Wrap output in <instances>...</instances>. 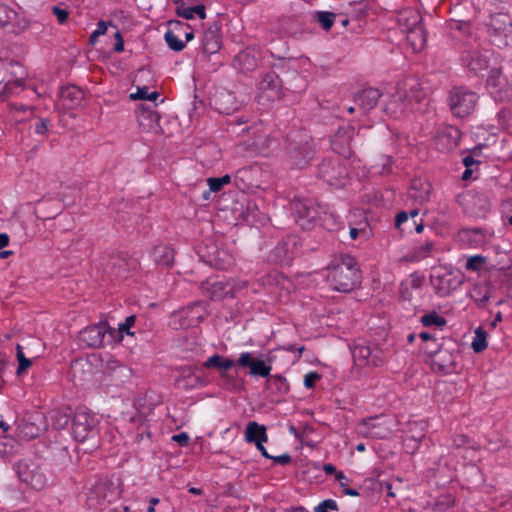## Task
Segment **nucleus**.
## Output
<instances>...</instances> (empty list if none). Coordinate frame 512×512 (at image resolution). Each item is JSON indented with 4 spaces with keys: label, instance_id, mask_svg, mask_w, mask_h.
I'll return each mask as SVG.
<instances>
[{
    "label": "nucleus",
    "instance_id": "obj_1",
    "mask_svg": "<svg viewBox=\"0 0 512 512\" xmlns=\"http://www.w3.org/2000/svg\"><path fill=\"white\" fill-rule=\"evenodd\" d=\"M449 29L453 36L460 39V36L466 37L464 49L461 52V62L470 71L479 74L488 69L492 51L483 47L477 36L471 33V24L467 21L451 20Z\"/></svg>",
    "mask_w": 512,
    "mask_h": 512
},
{
    "label": "nucleus",
    "instance_id": "obj_2",
    "mask_svg": "<svg viewBox=\"0 0 512 512\" xmlns=\"http://www.w3.org/2000/svg\"><path fill=\"white\" fill-rule=\"evenodd\" d=\"M479 95L464 86H455L448 92L446 104L452 116L458 119L469 117L478 104Z\"/></svg>",
    "mask_w": 512,
    "mask_h": 512
},
{
    "label": "nucleus",
    "instance_id": "obj_3",
    "mask_svg": "<svg viewBox=\"0 0 512 512\" xmlns=\"http://www.w3.org/2000/svg\"><path fill=\"white\" fill-rule=\"evenodd\" d=\"M14 469L19 480L35 491H42L49 485L46 470L38 462L28 459L19 460Z\"/></svg>",
    "mask_w": 512,
    "mask_h": 512
},
{
    "label": "nucleus",
    "instance_id": "obj_4",
    "mask_svg": "<svg viewBox=\"0 0 512 512\" xmlns=\"http://www.w3.org/2000/svg\"><path fill=\"white\" fill-rule=\"evenodd\" d=\"M104 271L116 279H128L139 266L136 258L124 253H118L103 258L101 263Z\"/></svg>",
    "mask_w": 512,
    "mask_h": 512
},
{
    "label": "nucleus",
    "instance_id": "obj_5",
    "mask_svg": "<svg viewBox=\"0 0 512 512\" xmlns=\"http://www.w3.org/2000/svg\"><path fill=\"white\" fill-rule=\"evenodd\" d=\"M487 33L495 46H508L512 41V19L504 13L492 15L487 23Z\"/></svg>",
    "mask_w": 512,
    "mask_h": 512
},
{
    "label": "nucleus",
    "instance_id": "obj_6",
    "mask_svg": "<svg viewBox=\"0 0 512 512\" xmlns=\"http://www.w3.org/2000/svg\"><path fill=\"white\" fill-rule=\"evenodd\" d=\"M435 349L428 350L429 364L434 372L450 374L456 369V360L459 352L445 347L443 344H436Z\"/></svg>",
    "mask_w": 512,
    "mask_h": 512
},
{
    "label": "nucleus",
    "instance_id": "obj_7",
    "mask_svg": "<svg viewBox=\"0 0 512 512\" xmlns=\"http://www.w3.org/2000/svg\"><path fill=\"white\" fill-rule=\"evenodd\" d=\"M351 354L355 365L359 367H379L385 362L383 351L376 345H369L364 341L355 342L351 347Z\"/></svg>",
    "mask_w": 512,
    "mask_h": 512
},
{
    "label": "nucleus",
    "instance_id": "obj_8",
    "mask_svg": "<svg viewBox=\"0 0 512 512\" xmlns=\"http://www.w3.org/2000/svg\"><path fill=\"white\" fill-rule=\"evenodd\" d=\"M121 490L118 480L112 478H101L97 480L90 489L88 500L95 501V504L102 505L111 503L120 497Z\"/></svg>",
    "mask_w": 512,
    "mask_h": 512
},
{
    "label": "nucleus",
    "instance_id": "obj_9",
    "mask_svg": "<svg viewBox=\"0 0 512 512\" xmlns=\"http://www.w3.org/2000/svg\"><path fill=\"white\" fill-rule=\"evenodd\" d=\"M347 175L346 165L339 158L325 159L318 168V177L330 186L344 185Z\"/></svg>",
    "mask_w": 512,
    "mask_h": 512
},
{
    "label": "nucleus",
    "instance_id": "obj_10",
    "mask_svg": "<svg viewBox=\"0 0 512 512\" xmlns=\"http://www.w3.org/2000/svg\"><path fill=\"white\" fill-rule=\"evenodd\" d=\"M72 432L74 439L85 442L95 438L98 434L97 421L94 416L84 411H77L72 420Z\"/></svg>",
    "mask_w": 512,
    "mask_h": 512
},
{
    "label": "nucleus",
    "instance_id": "obj_11",
    "mask_svg": "<svg viewBox=\"0 0 512 512\" xmlns=\"http://www.w3.org/2000/svg\"><path fill=\"white\" fill-rule=\"evenodd\" d=\"M486 88L495 101H509L512 99V85L498 69L490 71Z\"/></svg>",
    "mask_w": 512,
    "mask_h": 512
},
{
    "label": "nucleus",
    "instance_id": "obj_12",
    "mask_svg": "<svg viewBox=\"0 0 512 512\" xmlns=\"http://www.w3.org/2000/svg\"><path fill=\"white\" fill-rule=\"evenodd\" d=\"M237 365L241 368H249L250 375L254 377L268 378L272 366L260 358H255L251 352H242L237 359Z\"/></svg>",
    "mask_w": 512,
    "mask_h": 512
},
{
    "label": "nucleus",
    "instance_id": "obj_13",
    "mask_svg": "<svg viewBox=\"0 0 512 512\" xmlns=\"http://www.w3.org/2000/svg\"><path fill=\"white\" fill-rule=\"evenodd\" d=\"M107 322L101 321L98 324L85 327L80 332V340L88 347L99 348L104 344V338L108 332Z\"/></svg>",
    "mask_w": 512,
    "mask_h": 512
},
{
    "label": "nucleus",
    "instance_id": "obj_14",
    "mask_svg": "<svg viewBox=\"0 0 512 512\" xmlns=\"http://www.w3.org/2000/svg\"><path fill=\"white\" fill-rule=\"evenodd\" d=\"M461 139V131L453 125L439 127L436 134V144L439 150L446 151L457 147Z\"/></svg>",
    "mask_w": 512,
    "mask_h": 512
},
{
    "label": "nucleus",
    "instance_id": "obj_15",
    "mask_svg": "<svg viewBox=\"0 0 512 512\" xmlns=\"http://www.w3.org/2000/svg\"><path fill=\"white\" fill-rule=\"evenodd\" d=\"M28 22L15 10L7 5H0V28L10 27V31L17 33L24 30Z\"/></svg>",
    "mask_w": 512,
    "mask_h": 512
},
{
    "label": "nucleus",
    "instance_id": "obj_16",
    "mask_svg": "<svg viewBox=\"0 0 512 512\" xmlns=\"http://www.w3.org/2000/svg\"><path fill=\"white\" fill-rule=\"evenodd\" d=\"M458 236L470 248H480L488 243L492 233L482 228H464L459 231Z\"/></svg>",
    "mask_w": 512,
    "mask_h": 512
},
{
    "label": "nucleus",
    "instance_id": "obj_17",
    "mask_svg": "<svg viewBox=\"0 0 512 512\" xmlns=\"http://www.w3.org/2000/svg\"><path fill=\"white\" fill-rule=\"evenodd\" d=\"M406 92L402 91V87L398 86L396 92L384 101V112L391 117H399L404 111L408 110L405 97Z\"/></svg>",
    "mask_w": 512,
    "mask_h": 512
},
{
    "label": "nucleus",
    "instance_id": "obj_18",
    "mask_svg": "<svg viewBox=\"0 0 512 512\" xmlns=\"http://www.w3.org/2000/svg\"><path fill=\"white\" fill-rule=\"evenodd\" d=\"M259 88L266 94L265 96L267 99H278L281 96V79L275 72H268L260 81Z\"/></svg>",
    "mask_w": 512,
    "mask_h": 512
},
{
    "label": "nucleus",
    "instance_id": "obj_19",
    "mask_svg": "<svg viewBox=\"0 0 512 512\" xmlns=\"http://www.w3.org/2000/svg\"><path fill=\"white\" fill-rule=\"evenodd\" d=\"M222 40L220 30L216 25L209 26L202 36V50L207 55L218 52L221 48Z\"/></svg>",
    "mask_w": 512,
    "mask_h": 512
},
{
    "label": "nucleus",
    "instance_id": "obj_20",
    "mask_svg": "<svg viewBox=\"0 0 512 512\" xmlns=\"http://www.w3.org/2000/svg\"><path fill=\"white\" fill-rule=\"evenodd\" d=\"M381 95L376 88H365L355 95L354 102L363 112H368L376 106Z\"/></svg>",
    "mask_w": 512,
    "mask_h": 512
},
{
    "label": "nucleus",
    "instance_id": "obj_21",
    "mask_svg": "<svg viewBox=\"0 0 512 512\" xmlns=\"http://www.w3.org/2000/svg\"><path fill=\"white\" fill-rule=\"evenodd\" d=\"M195 368H183L181 375L176 379L177 385L185 390H192L206 385V381L195 373Z\"/></svg>",
    "mask_w": 512,
    "mask_h": 512
},
{
    "label": "nucleus",
    "instance_id": "obj_22",
    "mask_svg": "<svg viewBox=\"0 0 512 512\" xmlns=\"http://www.w3.org/2000/svg\"><path fill=\"white\" fill-rule=\"evenodd\" d=\"M7 70V65L0 62V96L13 93L23 85L22 78L14 77L12 73H7Z\"/></svg>",
    "mask_w": 512,
    "mask_h": 512
},
{
    "label": "nucleus",
    "instance_id": "obj_23",
    "mask_svg": "<svg viewBox=\"0 0 512 512\" xmlns=\"http://www.w3.org/2000/svg\"><path fill=\"white\" fill-rule=\"evenodd\" d=\"M402 91L406 92V96L404 97L406 104H408V110L410 111L415 110V105L421 103L425 98V94L416 80L406 81Z\"/></svg>",
    "mask_w": 512,
    "mask_h": 512
},
{
    "label": "nucleus",
    "instance_id": "obj_24",
    "mask_svg": "<svg viewBox=\"0 0 512 512\" xmlns=\"http://www.w3.org/2000/svg\"><path fill=\"white\" fill-rule=\"evenodd\" d=\"M244 440L248 444L268 442L266 426L256 421L248 422L244 431Z\"/></svg>",
    "mask_w": 512,
    "mask_h": 512
},
{
    "label": "nucleus",
    "instance_id": "obj_25",
    "mask_svg": "<svg viewBox=\"0 0 512 512\" xmlns=\"http://www.w3.org/2000/svg\"><path fill=\"white\" fill-rule=\"evenodd\" d=\"M257 284L262 287L287 288L290 280L283 273L272 270L257 278Z\"/></svg>",
    "mask_w": 512,
    "mask_h": 512
},
{
    "label": "nucleus",
    "instance_id": "obj_26",
    "mask_svg": "<svg viewBox=\"0 0 512 512\" xmlns=\"http://www.w3.org/2000/svg\"><path fill=\"white\" fill-rule=\"evenodd\" d=\"M294 258L291 245L287 241L278 243L271 251L269 259L279 265H290Z\"/></svg>",
    "mask_w": 512,
    "mask_h": 512
},
{
    "label": "nucleus",
    "instance_id": "obj_27",
    "mask_svg": "<svg viewBox=\"0 0 512 512\" xmlns=\"http://www.w3.org/2000/svg\"><path fill=\"white\" fill-rule=\"evenodd\" d=\"M84 98L82 89L75 85L63 87L60 91V99L66 108H74L78 106Z\"/></svg>",
    "mask_w": 512,
    "mask_h": 512
},
{
    "label": "nucleus",
    "instance_id": "obj_28",
    "mask_svg": "<svg viewBox=\"0 0 512 512\" xmlns=\"http://www.w3.org/2000/svg\"><path fill=\"white\" fill-rule=\"evenodd\" d=\"M137 121L143 131L150 132L157 128L159 115L150 108L141 107L137 111Z\"/></svg>",
    "mask_w": 512,
    "mask_h": 512
},
{
    "label": "nucleus",
    "instance_id": "obj_29",
    "mask_svg": "<svg viewBox=\"0 0 512 512\" xmlns=\"http://www.w3.org/2000/svg\"><path fill=\"white\" fill-rule=\"evenodd\" d=\"M153 261L162 267H171L174 262V250L167 245H156L151 251Z\"/></svg>",
    "mask_w": 512,
    "mask_h": 512
},
{
    "label": "nucleus",
    "instance_id": "obj_30",
    "mask_svg": "<svg viewBox=\"0 0 512 512\" xmlns=\"http://www.w3.org/2000/svg\"><path fill=\"white\" fill-rule=\"evenodd\" d=\"M206 262L212 267L226 270L234 264V258L228 251L216 248L213 254L208 255Z\"/></svg>",
    "mask_w": 512,
    "mask_h": 512
},
{
    "label": "nucleus",
    "instance_id": "obj_31",
    "mask_svg": "<svg viewBox=\"0 0 512 512\" xmlns=\"http://www.w3.org/2000/svg\"><path fill=\"white\" fill-rule=\"evenodd\" d=\"M408 43L414 51H421L426 44V31L423 25L404 30Z\"/></svg>",
    "mask_w": 512,
    "mask_h": 512
},
{
    "label": "nucleus",
    "instance_id": "obj_32",
    "mask_svg": "<svg viewBox=\"0 0 512 512\" xmlns=\"http://www.w3.org/2000/svg\"><path fill=\"white\" fill-rule=\"evenodd\" d=\"M235 365H237V361H234L230 358H224L219 354H214L210 356L203 364V366L207 369H218L220 371L221 376H225L226 371L234 367Z\"/></svg>",
    "mask_w": 512,
    "mask_h": 512
},
{
    "label": "nucleus",
    "instance_id": "obj_33",
    "mask_svg": "<svg viewBox=\"0 0 512 512\" xmlns=\"http://www.w3.org/2000/svg\"><path fill=\"white\" fill-rule=\"evenodd\" d=\"M398 21L403 27V31L423 25L422 16L419 11L411 8L402 10L398 15Z\"/></svg>",
    "mask_w": 512,
    "mask_h": 512
},
{
    "label": "nucleus",
    "instance_id": "obj_34",
    "mask_svg": "<svg viewBox=\"0 0 512 512\" xmlns=\"http://www.w3.org/2000/svg\"><path fill=\"white\" fill-rule=\"evenodd\" d=\"M235 62L239 65L240 69L251 71L257 67L258 58L253 50L246 49L235 57Z\"/></svg>",
    "mask_w": 512,
    "mask_h": 512
},
{
    "label": "nucleus",
    "instance_id": "obj_35",
    "mask_svg": "<svg viewBox=\"0 0 512 512\" xmlns=\"http://www.w3.org/2000/svg\"><path fill=\"white\" fill-rule=\"evenodd\" d=\"M176 13L179 17L184 19H193L195 16H198L200 19H204L206 17L205 7L202 4L196 6H186L185 4H181L177 7Z\"/></svg>",
    "mask_w": 512,
    "mask_h": 512
},
{
    "label": "nucleus",
    "instance_id": "obj_36",
    "mask_svg": "<svg viewBox=\"0 0 512 512\" xmlns=\"http://www.w3.org/2000/svg\"><path fill=\"white\" fill-rule=\"evenodd\" d=\"M434 243L430 240H426L423 243L415 246L409 254V258L412 261H420L429 257L433 251Z\"/></svg>",
    "mask_w": 512,
    "mask_h": 512
},
{
    "label": "nucleus",
    "instance_id": "obj_37",
    "mask_svg": "<svg viewBox=\"0 0 512 512\" xmlns=\"http://www.w3.org/2000/svg\"><path fill=\"white\" fill-rule=\"evenodd\" d=\"M421 191L418 193V182L414 181L409 193V197L414 199L417 203L423 204L429 200L431 186L429 183H419Z\"/></svg>",
    "mask_w": 512,
    "mask_h": 512
},
{
    "label": "nucleus",
    "instance_id": "obj_38",
    "mask_svg": "<svg viewBox=\"0 0 512 512\" xmlns=\"http://www.w3.org/2000/svg\"><path fill=\"white\" fill-rule=\"evenodd\" d=\"M465 268L468 271L481 272L488 270V259L483 255H473L468 257Z\"/></svg>",
    "mask_w": 512,
    "mask_h": 512
},
{
    "label": "nucleus",
    "instance_id": "obj_39",
    "mask_svg": "<svg viewBox=\"0 0 512 512\" xmlns=\"http://www.w3.org/2000/svg\"><path fill=\"white\" fill-rule=\"evenodd\" d=\"M475 337L472 341L471 347L475 353L483 352L487 346V332L481 327H477L474 331Z\"/></svg>",
    "mask_w": 512,
    "mask_h": 512
},
{
    "label": "nucleus",
    "instance_id": "obj_40",
    "mask_svg": "<svg viewBox=\"0 0 512 512\" xmlns=\"http://www.w3.org/2000/svg\"><path fill=\"white\" fill-rule=\"evenodd\" d=\"M267 383L279 394L285 395L289 392V383L286 378L280 374L270 375L267 379Z\"/></svg>",
    "mask_w": 512,
    "mask_h": 512
},
{
    "label": "nucleus",
    "instance_id": "obj_41",
    "mask_svg": "<svg viewBox=\"0 0 512 512\" xmlns=\"http://www.w3.org/2000/svg\"><path fill=\"white\" fill-rule=\"evenodd\" d=\"M421 323L425 327H442L446 325L447 320L443 316H440L437 312L432 311L421 317Z\"/></svg>",
    "mask_w": 512,
    "mask_h": 512
},
{
    "label": "nucleus",
    "instance_id": "obj_42",
    "mask_svg": "<svg viewBox=\"0 0 512 512\" xmlns=\"http://www.w3.org/2000/svg\"><path fill=\"white\" fill-rule=\"evenodd\" d=\"M164 39L168 47L177 52L182 51L186 46V42L180 40L179 37L171 29L166 31Z\"/></svg>",
    "mask_w": 512,
    "mask_h": 512
},
{
    "label": "nucleus",
    "instance_id": "obj_43",
    "mask_svg": "<svg viewBox=\"0 0 512 512\" xmlns=\"http://www.w3.org/2000/svg\"><path fill=\"white\" fill-rule=\"evenodd\" d=\"M16 357L19 363L16 374L20 376L32 365V360L25 356L23 347L20 344L16 346Z\"/></svg>",
    "mask_w": 512,
    "mask_h": 512
},
{
    "label": "nucleus",
    "instance_id": "obj_44",
    "mask_svg": "<svg viewBox=\"0 0 512 512\" xmlns=\"http://www.w3.org/2000/svg\"><path fill=\"white\" fill-rule=\"evenodd\" d=\"M340 265L336 268V271L340 270V273H343V268L350 271L351 274L355 277L358 270L355 268L356 260L354 257L348 254L341 255L340 257Z\"/></svg>",
    "mask_w": 512,
    "mask_h": 512
},
{
    "label": "nucleus",
    "instance_id": "obj_45",
    "mask_svg": "<svg viewBox=\"0 0 512 512\" xmlns=\"http://www.w3.org/2000/svg\"><path fill=\"white\" fill-rule=\"evenodd\" d=\"M230 181H231V177L228 174H226L222 177H219V178L211 177V178L207 179V183H208V186H209V189L211 192H218V191L222 190L224 185L230 183Z\"/></svg>",
    "mask_w": 512,
    "mask_h": 512
},
{
    "label": "nucleus",
    "instance_id": "obj_46",
    "mask_svg": "<svg viewBox=\"0 0 512 512\" xmlns=\"http://www.w3.org/2000/svg\"><path fill=\"white\" fill-rule=\"evenodd\" d=\"M335 18L336 14L332 12H317V21L320 24V26L326 31H328L332 27Z\"/></svg>",
    "mask_w": 512,
    "mask_h": 512
},
{
    "label": "nucleus",
    "instance_id": "obj_47",
    "mask_svg": "<svg viewBox=\"0 0 512 512\" xmlns=\"http://www.w3.org/2000/svg\"><path fill=\"white\" fill-rule=\"evenodd\" d=\"M469 295L479 307H484L490 298L487 290H470Z\"/></svg>",
    "mask_w": 512,
    "mask_h": 512
},
{
    "label": "nucleus",
    "instance_id": "obj_48",
    "mask_svg": "<svg viewBox=\"0 0 512 512\" xmlns=\"http://www.w3.org/2000/svg\"><path fill=\"white\" fill-rule=\"evenodd\" d=\"M207 296L212 301H218L221 299H227V298H234L235 297V290H227L224 292V290H206Z\"/></svg>",
    "mask_w": 512,
    "mask_h": 512
},
{
    "label": "nucleus",
    "instance_id": "obj_49",
    "mask_svg": "<svg viewBox=\"0 0 512 512\" xmlns=\"http://www.w3.org/2000/svg\"><path fill=\"white\" fill-rule=\"evenodd\" d=\"M338 509L339 507L335 500L325 499L314 508V512H329V510L338 511Z\"/></svg>",
    "mask_w": 512,
    "mask_h": 512
},
{
    "label": "nucleus",
    "instance_id": "obj_50",
    "mask_svg": "<svg viewBox=\"0 0 512 512\" xmlns=\"http://www.w3.org/2000/svg\"><path fill=\"white\" fill-rule=\"evenodd\" d=\"M321 374L316 371H310L304 376V386L307 389H312L315 387L316 381L321 379Z\"/></svg>",
    "mask_w": 512,
    "mask_h": 512
},
{
    "label": "nucleus",
    "instance_id": "obj_51",
    "mask_svg": "<svg viewBox=\"0 0 512 512\" xmlns=\"http://www.w3.org/2000/svg\"><path fill=\"white\" fill-rule=\"evenodd\" d=\"M136 317L134 315H130L126 317L123 323H119L118 330L119 333H126L127 335H133L134 333L130 331V328L134 325Z\"/></svg>",
    "mask_w": 512,
    "mask_h": 512
},
{
    "label": "nucleus",
    "instance_id": "obj_52",
    "mask_svg": "<svg viewBox=\"0 0 512 512\" xmlns=\"http://www.w3.org/2000/svg\"><path fill=\"white\" fill-rule=\"evenodd\" d=\"M107 31V25L104 21H99L97 24V28L91 33L89 36V42L91 44H95L97 41V38L100 35H104Z\"/></svg>",
    "mask_w": 512,
    "mask_h": 512
},
{
    "label": "nucleus",
    "instance_id": "obj_53",
    "mask_svg": "<svg viewBox=\"0 0 512 512\" xmlns=\"http://www.w3.org/2000/svg\"><path fill=\"white\" fill-rule=\"evenodd\" d=\"M52 12L57 17L58 22L60 24H64L67 21L69 14L66 9H62L58 6H53Z\"/></svg>",
    "mask_w": 512,
    "mask_h": 512
},
{
    "label": "nucleus",
    "instance_id": "obj_54",
    "mask_svg": "<svg viewBox=\"0 0 512 512\" xmlns=\"http://www.w3.org/2000/svg\"><path fill=\"white\" fill-rule=\"evenodd\" d=\"M48 126L49 121L42 118L35 124V132L39 135H44L48 131Z\"/></svg>",
    "mask_w": 512,
    "mask_h": 512
},
{
    "label": "nucleus",
    "instance_id": "obj_55",
    "mask_svg": "<svg viewBox=\"0 0 512 512\" xmlns=\"http://www.w3.org/2000/svg\"><path fill=\"white\" fill-rule=\"evenodd\" d=\"M172 440L181 446H187L189 442V435L187 432H181L173 435Z\"/></svg>",
    "mask_w": 512,
    "mask_h": 512
},
{
    "label": "nucleus",
    "instance_id": "obj_56",
    "mask_svg": "<svg viewBox=\"0 0 512 512\" xmlns=\"http://www.w3.org/2000/svg\"><path fill=\"white\" fill-rule=\"evenodd\" d=\"M270 459L280 465H288L292 462V457L288 453H284V454H281L278 456H272V458H270Z\"/></svg>",
    "mask_w": 512,
    "mask_h": 512
},
{
    "label": "nucleus",
    "instance_id": "obj_57",
    "mask_svg": "<svg viewBox=\"0 0 512 512\" xmlns=\"http://www.w3.org/2000/svg\"><path fill=\"white\" fill-rule=\"evenodd\" d=\"M148 92L149 91L147 87H138L136 93L131 94L130 97L131 99L135 100H146L148 97Z\"/></svg>",
    "mask_w": 512,
    "mask_h": 512
},
{
    "label": "nucleus",
    "instance_id": "obj_58",
    "mask_svg": "<svg viewBox=\"0 0 512 512\" xmlns=\"http://www.w3.org/2000/svg\"><path fill=\"white\" fill-rule=\"evenodd\" d=\"M469 443V438L466 435L459 434L455 436L453 440V445L456 448H462L465 447Z\"/></svg>",
    "mask_w": 512,
    "mask_h": 512
},
{
    "label": "nucleus",
    "instance_id": "obj_59",
    "mask_svg": "<svg viewBox=\"0 0 512 512\" xmlns=\"http://www.w3.org/2000/svg\"><path fill=\"white\" fill-rule=\"evenodd\" d=\"M8 364L9 361L7 355L5 353L0 352V379H3Z\"/></svg>",
    "mask_w": 512,
    "mask_h": 512
},
{
    "label": "nucleus",
    "instance_id": "obj_60",
    "mask_svg": "<svg viewBox=\"0 0 512 512\" xmlns=\"http://www.w3.org/2000/svg\"><path fill=\"white\" fill-rule=\"evenodd\" d=\"M409 219L408 212L401 211L396 215L395 226L400 229L401 225Z\"/></svg>",
    "mask_w": 512,
    "mask_h": 512
},
{
    "label": "nucleus",
    "instance_id": "obj_61",
    "mask_svg": "<svg viewBox=\"0 0 512 512\" xmlns=\"http://www.w3.org/2000/svg\"><path fill=\"white\" fill-rule=\"evenodd\" d=\"M332 147H333V150L336 151L337 153L347 157L350 155V149L347 148V149H341L339 147V138H335L333 141H332Z\"/></svg>",
    "mask_w": 512,
    "mask_h": 512
},
{
    "label": "nucleus",
    "instance_id": "obj_62",
    "mask_svg": "<svg viewBox=\"0 0 512 512\" xmlns=\"http://www.w3.org/2000/svg\"><path fill=\"white\" fill-rule=\"evenodd\" d=\"M115 39L116 43L114 45V50L116 52H122L124 50V40L119 31L115 33Z\"/></svg>",
    "mask_w": 512,
    "mask_h": 512
},
{
    "label": "nucleus",
    "instance_id": "obj_63",
    "mask_svg": "<svg viewBox=\"0 0 512 512\" xmlns=\"http://www.w3.org/2000/svg\"><path fill=\"white\" fill-rule=\"evenodd\" d=\"M323 471L328 475H337L340 471L336 469V467L331 463H325L322 467Z\"/></svg>",
    "mask_w": 512,
    "mask_h": 512
},
{
    "label": "nucleus",
    "instance_id": "obj_64",
    "mask_svg": "<svg viewBox=\"0 0 512 512\" xmlns=\"http://www.w3.org/2000/svg\"><path fill=\"white\" fill-rule=\"evenodd\" d=\"M335 479L339 482V485L342 489L347 487V483H348L349 479L346 477V475L343 472L337 473Z\"/></svg>",
    "mask_w": 512,
    "mask_h": 512
}]
</instances>
